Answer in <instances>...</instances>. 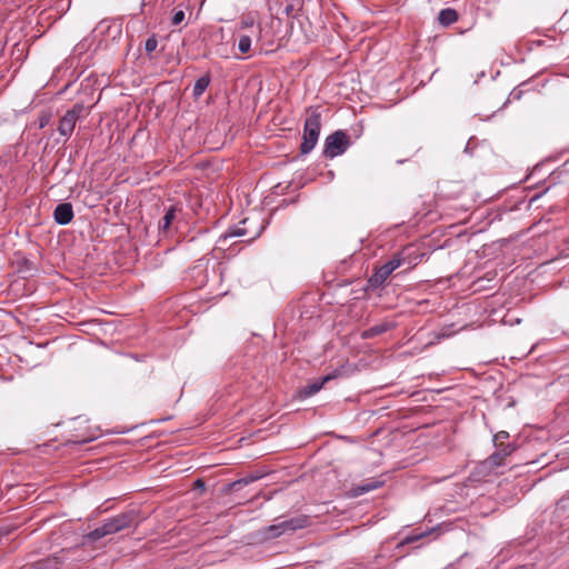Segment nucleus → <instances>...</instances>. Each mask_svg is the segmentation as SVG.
Masks as SVG:
<instances>
[{"mask_svg":"<svg viewBox=\"0 0 569 569\" xmlns=\"http://www.w3.org/2000/svg\"><path fill=\"white\" fill-rule=\"evenodd\" d=\"M321 129V117L318 112H311L305 121L300 152L308 154L316 147Z\"/></svg>","mask_w":569,"mask_h":569,"instance_id":"obj_1","label":"nucleus"},{"mask_svg":"<svg viewBox=\"0 0 569 569\" xmlns=\"http://www.w3.org/2000/svg\"><path fill=\"white\" fill-rule=\"evenodd\" d=\"M309 525V518L307 516H297L290 519L278 521L274 525H270L263 529V533L267 538H278L284 533L293 532L298 529L306 528Z\"/></svg>","mask_w":569,"mask_h":569,"instance_id":"obj_2","label":"nucleus"},{"mask_svg":"<svg viewBox=\"0 0 569 569\" xmlns=\"http://www.w3.org/2000/svg\"><path fill=\"white\" fill-rule=\"evenodd\" d=\"M349 146V138L346 132L338 130L329 134L325 140L323 154L327 158H335L342 154Z\"/></svg>","mask_w":569,"mask_h":569,"instance_id":"obj_3","label":"nucleus"},{"mask_svg":"<svg viewBox=\"0 0 569 569\" xmlns=\"http://www.w3.org/2000/svg\"><path fill=\"white\" fill-rule=\"evenodd\" d=\"M403 259L400 254L393 256L388 262L379 267L369 278L368 282L371 288H378L383 284L388 277L402 264Z\"/></svg>","mask_w":569,"mask_h":569,"instance_id":"obj_4","label":"nucleus"},{"mask_svg":"<svg viewBox=\"0 0 569 569\" xmlns=\"http://www.w3.org/2000/svg\"><path fill=\"white\" fill-rule=\"evenodd\" d=\"M84 111V107L80 103H76L70 110H68L64 116L60 119L58 131L59 133L68 139L77 124V121L81 117Z\"/></svg>","mask_w":569,"mask_h":569,"instance_id":"obj_5","label":"nucleus"},{"mask_svg":"<svg viewBox=\"0 0 569 569\" xmlns=\"http://www.w3.org/2000/svg\"><path fill=\"white\" fill-rule=\"evenodd\" d=\"M117 532L138 525V511L128 510L111 518Z\"/></svg>","mask_w":569,"mask_h":569,"instance_id":"obj_6","label":"nucleus"},{"mask_svg":"<svg viewBox=\"0 0 569 569\" xmlns=\"http://www.w3.org/2000/svg\"><path fill=\"white\" fill-rule=\"evenodd\" d=\"M54 221L61 226L70 223L73 219V209L71 203L63 202L56 207L53 211Z\"/></svg>","mask_w":569,"mask_h":569,"instance_id":"obj_7","label":"nucleus"},{"mask_svg":"<svg viewBox=\"0 0 569 569\" xmlns=\"http://www.w3.org/2000/svg\"><path fill=\"white\" fill-rule=\"evenodd\" d=\"M505 457H502L498 450L489 456L485 461L481 462L480 468L483 473L491 475L497 473L496 469L505 465Z\"/></svg>","mask_w":569,"mask_h":569,"instance_id":"obj_8","label":"nucleus"},{"mask_svg":"<svg viewBox=\"0 0 569 569\" xmlns=\"http://www.w3.org/2000/svg\"><path fill=\"white\" fill-rule=\"evenodd\" d=\"M117 533L113 522L110 519H107L100 527L96 528L91 532L88 533V539L91 541H97L106 536Z\"/></svg>","mask_w":569,"mask_h":569,"instance_id":"obj_9","label":"nucleus"},{"mask_svg":"<svg viewBox=\"0 0 569 569\" xmlns=\"http://www.w3.org/2000/svg\"><path fill=\"white\" fill-rule=\"evenodd\" d=\"M383 485V481L369 479L363 481L362 483L352 488V493L355 497L365 495L369 491L376 490Z\"/></svg>","mask_w":569,"mask_h":569,"instance_id":"obj_10","label":"nucleus"},{"mask_svg":"<svg viewBox=\"0 0 569 569\" xmlns=\"http://www.w3.org/2000/svg\"><path fill=\"white\" fill-rule=\"evenodd\" d=\"M458 20V13L455 9L446 8L440 10L438 21L440 24L448 27Z\"/></svg>","mask_w":569,"mask_h":569,"instance_id":"obj_11","label":"nucleus"},{"mask_svg":"<svg viewBox=\"0 0 569 569\" xmlns=\"http://www.w3.org/2000/svg\"><path fill=\"white\" fill-rule=\"evenodd\" d=\"M176 211L177 209L174 206H171L167 209L163 218L159 222V229L161 231H167L169 229V227L171 226L172 221L176 218Z\"/></svg>","mask_w":569,"mask_h":569,"instance_id":"obj_12","label":"nucleus"},{"mask_svg":"<svg viewBox=\"0 0 569 569\" xmlns=\"http://www.w3.org/2000/svg\"><path fill=\"white\" fill-rule=\"evenodd\" d=\"M209 84H210V77L208 74L200 77L193 86V89H192L193 97L199 98L200 96H202L203 92L206 91V89L209 87Z\"/></svg>","mask_w":569,"mask_h":569,"instance_id":"obj_13","label":"nucleus"},{"mask_svg":"<svg viewBox=\"0 0 569 569\" xmlns=\"http://www.w3.org/2000/svg\"><path fill=\"white\" fill-rule=\"evenodd\" d=\"M332 377L331 376H326L325 378H322L320 381H317V382H313L311 385H309L305 391H303V395L306 397H310V396H313L315 393H317L321 388L322 386L329 381Z\"/></svg>","mask_w":569,"mask_h":569,"instance_id":"obj_14","label":"nucleus"},{"mask_svg":"<svg viewBox=\"0 0 569 569\" xmlns=\"http://www.w3.org/2000/svg\"><path fill=\"white\" fill-rule=\"evenodd\" d=\"M388 329H389V326L387 323L373 326L363 331L362 338H365V339L372 338L375 336L386 332Z\"/></svg>","mask_w":569,"mask_h":569,"instance_id":"obj_15","label":"nucleus"},{"mask_svg":"<svg viewBox=\"0 0 569 569\" xmlns=\"http://www.w3.org/2000/svg\"><path fill=\"white\" fill-rule=\"evenodd\" d=\"M251 48V38L249 36H241L238 43V49L241 53H247Z\"/></svg>","mask_w":569,"mask_h":569,"instance_id":"obj_16","label":"nucleus"},{"mask_svg":"<svg viewBox=\"0 0 569 569\" xmlns=\"http://www.w3.org/2000/svg\"><path fill=\"white\" fill-rule=\"evenodd\" d=\"M496 448H497L498 452L505 458H507L515 451V446L511 443H507V445L500 443Z\"/></svg>","mask_w":569,"mask_h":569,"instance_id":"obj_17","label":"nucleus"},{"mask_svg":"<svg viewBox=\"0 0 569 569\" xmlns=\"http://www.w3.org/2000/svg\"><path fill=\"white\" fill-rule=\"evenodd\" d=\"M244 233H246V231H244L243 228H241V227H233L227 233H224L222 239L226 240L228 238L242 237V236H244Z\"/></svg>","mask_w":569,"mask_h":569,"instance_id":"obj_18","label":"nucleus"},{"mask_svg":"<svg viewBox=\"0 0 569 569\" xmlns=\"http://www.w3.org/2000/svg\"><path fill=\"white\" fill-rule=\"evenodd\" d=\"M158 47V40L156 36H151L146 40L144 49L148 53L153 52Z\"/></svg>","mask_w":569,"mask_h":569,"instance_id":"obj_19","label":"nucleus"},{"mask_svg":"<svg viewBox=\"0 0 569 569\" xmlns=\"http://www.w3.org/2000/svg\"><path fill=\"white\" fill-rule=\"evenodd\" d=\"M260 477L259 476H250V477H244V478H241L239 479L238 481L233 482V487H241V486H247L251 482H253L254 480L259 479Z\"/></svg>","mask_w":569,"mask_h":569,"instance_id":"obj_20","label":"nucleus"},{"mask_svg":"<svg viewBox=\"0 0 569 569\" xmlns=\"http://www.w3.org/2000/svg\"><path fill=\"white\" fill-rule=\"evenodd\" d=\"M508 438H509V433L507 431H499L493 437V443L496 447H498V445L503 443V440H506Z\"/></svg>","mask_w":569,"mask_h":569,"instance_id":"obj_21","label":"nucleus"},{"mask_svg":"<svg viewBox=\"0 0 569 569\" xmlns=\"http://www.w3.org/2000/svg\"><path fill=\"white\" fill-rule=\"evenodd\" d=\"M184 20V12L182 10H178L173 13L172 24L178 26Z\"/></svg>","mask_w":569,"mask_h":569,"instance_id":"obj_22","label":"nucleus"},{"mask_svg":"<svg viewBox=\"0 0 569 569\" xmlns=\"http://www.w3.org/2000/svg\"><path fill=\"white\" fill-rule=\"evenodd\" d=\"M252 26H253V20H251V19H250V20H243V21L241 22V28H243V29H244V28L252 27Z\"/></svg>","mask_w":569,"mask_h":569,"instance_id":"obj_23","label":"nucleus"},{"mask_svg":"<svg viewBox=\"0 0 569 569\" xmlns=\"http://www.w3.org/2000/svg\"><path fill=\"white\" fill-rule=\"evenodd\" d=\"M197 485H198V487L203 486V483H202V481H201V480H197Z\"/></svg>","mask_w":569,"mask_h":569,"instance_id":"obj_24","label":"nucleus"},{"mask_svg":"<svg viewBox=\"0 0 569 569\" xmlns=\"http://www.w3.org/2000/svg\"><path fill=\"white\" fill-rule=\"evenodd\" d=\"M44 126V120H41L40 127Z\"/></svg>","mask_w":569,"mask_h":569,"instance_id":"obj_25","label":"nucleus"},{"mask_svg":"<svg viewBox=\"0 0 569 569\" xmlns=\"http://www.w3.org/2000/svg\"><path fill=\"white\" fill-rule=\"evenodd\" d=\"M44 126V120H41L40 127Z\"/></svg>","mask_w":569,"mask_h":569,"instance_id":"obj_26","label":"nucleus"}]
</instances>
